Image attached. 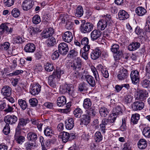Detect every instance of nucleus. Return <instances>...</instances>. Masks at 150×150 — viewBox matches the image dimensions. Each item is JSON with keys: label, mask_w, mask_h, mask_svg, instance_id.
Segmentation results:
<instances>
[{"label": "nucleus", "mask_w": 150, "mask_h": 150, "mask_svg": "<svg viewBox=\"0 0 150 150\" xmlns=\"http://www.w3.org/2000/svg\"><path fill=\"white\" fill-rule=\"evenodd\" d=\"M66 100L64 96H62L58 98L57 100V105L58 106H63L66 104Z\"/></svg>", "instance_id": "27"}, {"label": "nucleus", "mask_w": 150, "mask_h": 150, "mask_svg": "<svg viewBox=\"0 0 150 150\" xmlns=\"http://www.w3.org/2000/svg\"><path fill=\"white\" fill-rule=\"evenodd\" d=\"M140 115L138 113H136L132 115L131 121L133 124H136L138 122V121L139 119Z\"/></svg>", "instance_id": "37"}, {"label": "nucleus", "mask_w": 150, "mask_h": 150, "mask_svg": "<svg viewBox=\"0 0 150 150\" xmlns=\"http://www.w3.org/2000/svg\"><path fill=\"white\" fill-rule=\"evenodd\" d=\"M85 78L86 79V81L90 86L92 87H94L95 86V81L93 76L89 75H87L85 76Z\"/></svg>", "instance_id": "29"}, {"label": "nucleus", "mask_w": 150, "mask_h": 150, "mask_svg": "<svg viewBox=\"0 0 150 150\" xmlns=\"http://www.w3.org/2000/svg\"><path fill=\"white\" fill-rule=\"evenodd\" d=\"M73 37L71 32L69 31L65 32L62 36V39L65 42H71L73 39Z\"/></svg>", "instance_id": "14"}, {"label": "nucleus", "mask_w": 150, "mask_h": 150, "mask_svg": "<svg viewBox=\"0 0 150 150\" xmlns=\"http://www.w3.org/2000/svg\"><path fill=\"white\" fill-rule=\"evenodd\" d=\"M29 102L30 105L32 107H34L37 105L38 100L35 98H32L29 99Z\"/></svg>", "instance_id": "52"}, {"label": "nucleus", "mask_w": 150, "mask_h": 150, "mask_svg": "<svg viewBox=\"0 0 150 150\" xmlns=\"http://www.w3.org/2000/svg\"><path fill=\"white\" fill-rule=\"evenodd\" d=\"M58 49L59 53L64 55L66 54L69 50L67 44L64 42L61 43L59 44Z\"/></svg>", "instance_id": "7"}, {"label": "nucleus", "mask_w": 150, "mask_h": 150, "mask_svg": "<svg viewBox=\"0 0 150 150\" xmlns=\"http://www.w3.org/2000/svg\"><path fill=\"white\" fill-rule=\"evenodd\" d=\"M81 24L79 27V30L80 32L83 33H84V20H81Z\"/></svg>", "instance_id": "63"}, {"label": "nucleus", "mask_w": 150, "mask_h": 150, "mask_svg": "<svg viewBox=\"0 0 150 150\" xmlns=\"http://www.w3.org/2000/svg\"><path fill=\"white\" fill-rule=\"evenodd\" d=\"M103 135L100 132H97L94 135V138L96 142H100L103 139Z\"/></svg>", "instance_id": "35"}, {"label": "nucleus", "mask_w": 150, "mask_h": 150, "mask_svg": "<svg viewBox=\"0 0 150 150\" xmlns=\"http://www.w3.org/2000/svg\"><path fill=\"white\" fill-rule=\"evenodd\" d=\"M133 99V96L127 94L125 96L123 101L125 103L127 104L130 103Z\"/></svg>", "instance_id": "39"}, {"label": "nucleus", "mask_w": 150, "mask_h": 150, "mask_svg": "<svg viewBox=\"0 0 150 150\" xmlns=\"http://www.w3.org/2000/svg\"><path fill=\"white\" fill-rule=\"evenodd\" d=\"M93 28V25L90 23H85V33H88L92 30Z\"/></svg>", "instance_id": "44"}, {"label": "nucleus", "mask_w": 150, "mask_h": 150, "mask_svg": "<svg viewBox=\"0 0 150 150\" xmlns=\"http://www.w3.org/2000/svg\"><path fill=\"white\" fill-rule=\"evenodd\" d=\"M32 22L34 24H37L41 22L40 16L38 15H35L33 18Z\"/></svg>", "instance_id": "50"}, {"label": "nucleus", "mask_w": 150, "mask_h": 150, "mask_svg": "<svg viewBox=\"0 0 150 150\" xmlns=\"http://www.w3.org/2000/svg\"><path fill=\"white\" fill-rule=\"evenodd\" d=\"M83 11L82 7L81 6H79L77 9L75 13V16L78 17H81L83 14Z\"/></svg>", "instance_id": "36"}, {"label": "nucleus", "mask_w": 150, "mask_h": 150, "mask_svg": "<svg viewBox=\"0 0 150 150\" xmlns=\"http://www.w3.org/2000/svg\"><path fill=\"white\" fill-rule=\"evenodd\" d=\"M12 31V29L10 28L9 29L8 27L5 23L2 24L0 26V35L8 34L9 33H11Z\"/></svg>", "instance_id": "11"}, {"label": "nucleus", "mask_w": 150, "mask_h": 150, "mask_svg": "<svg viewBox=\"0 0 150 150\" xmlns=\"http://www.w3.org/2000/svg\"><path fill=\"white\" fill-rule=\"evenodd\" d=\"M44 133L46 136H51V134H53V132L51 127H47L44 130Z\"/></svg>", "instance_id": "43"}, {"label": "nucleus", "mask_w": 150, "mask_h": 150, "mask_svg": "<svg viewBox=\"0 0 150 150\" xmlns=\"http://www.w3.org/2000/svg\"><path fill=\"white\" fill-rule=\"evenodd\" d=\"M59 51L58 50L55 51L52 54V59L55 60L59 57Z\"/></svg>", "instance_id": "61"}, {"label": "nucleus", "mask_w": 150, "mask_h": 150, "mask_svg": "<svg viewBox=\"0 0 150 150\" xmlns=\"http://www.w3.org/2000/svg\"><path fill=\"white\" fill-rule=\"evenodd\" d=\"M119 18L120 20H124L129 17L128 13L125 11L123 10H120L118 13Z\"/></svg>", "instance_id": "20"}, {"label": "nucleus", "mask_w": 150, "mask_h": 150, "mask_svg": "<svg viewBox=\"0 0 150 150\" xmlns=\"http://www.w3.org/2000/svg\"><path fill=\"white\" fill-rule=\"evenodd\" d=\"M33 4L31 2L30 3L28 4L27 3L22 4V6L24 10L27 11L30 9L33 6Z\"/></svg>", "instance_id": "48"}, {"label": "nucleus", "mask_w": 150, "mask_h": 150, "mask_svg": "<svg viewBox=\"0 0 150 150\" xmlns=\"http://www.w3.org/2000/svg\"><path fill=\"white\" fill-rule=\"evenodd\" d=\"M74 91L73 87L71 84H65L60 87V91L62 93H67L72 95Z\"/></svg>", "instance_id": "3"}, {"label": "nucleus", "mask_w": 150, "mask_h": 150, "mask_svg": "<svg viewBox=\"0 0 150 150\" xmlns=\"http://www.w3.org/2000/svg\"><path fill=\"white\" fill-rule=\"evenodd\" d=\"M18 103L20 107L23 110H25L28 106V104L26 101L22 99H19Z\"/></svg>", "instance_id": "33"}, {"label": "nucleus", "mask_w": 150, "mask_h": 150, "mask_svg": "<svg viewBox=\"0 0 150 150\" xmlns=\"http://www.w3.org/2000/svg\"><path fill=\"white\" fill-rule=\"evenodd\" d=\"M142 133L145 137L148 138H150V127H145L143 129Z\"/></svg>", "instance_id": "38"}, {"label": "nucleus", "mask_w": 150, "mask_h": 150, "mask_svg": "<svg viewBox=\"0 0 150 150\" xmlns=\"http://www.w3.org/2000/svg\"><path fill=\"white\" fill-rule=\"evenodd\" d=\"M135 12L138 16H142L146 13L147 11L144 8L139 6L136 8Z\"/></svg>", "instance_id": "31"}, {"label": "nucleus", "mask_w": 150, "mask_h": 150, "mask_svg": "<svg viewBox=\"0 0 150 150\" xmlns=\"http://www.w3.org/2000/svg\"><path fill=\"white\" fill-rule=\"evenodd\" d=\"M10 46V44L9 42H5L3 44H1V49L4 50H8Z\"/></svg>", "instance_id": "55"}, {"label": "nucleus", "mask_w": 150, "mask_h": 150, "mask_svg": "<svg viewBox=\"0 0 150 150\" xmlns=\"http://www.w3.org/2000/svg\"><path fill=\"white\" fill-rule=\"evenodd\" d=\"M68 65L71 67L73 70H76L81 69V61L79 57L75 59L73 61L68 63Z\"/></svg>", "instance_id": "2"}, {"label": "nucleus", "mask_w": 150, "mask_h": 150, "mask_svg": "<svg viewBox=\"0 0 150 150\" xmlns=\"http://www.w3.org/2000/svg\"><path fill=\"white\" fill-rule=\"evenodd\" d=\"M11 88L8 86H4L1 90V93L4 96H10L11 94Z\"/></svg>", "instance_id": "22"}, {"label": "nucleus", "mask_w": 150, "mask_h": 150, "mask_svg": "<svg viewBox=\"0 0 150 150\" xmlns=\"http://www.w3.org/2000/svg\"><path fill=\"white\" fill-rule=\"evenodd\" d=\"M25 146L27 150H30L35 145L33 143L29 142H26L25 144Z\"/></svg>", "instance_id": "59"}, {"label": "nucleus", "mask_w": 150, "mask_h": 150, "mask_svg": "<svg viewBox=\"0 0 150 150\" xmlns=\"http://www.w3.org/2000/svg\"><path fill=\"white\" fill-rule=\"evenodd\" d=\"M3 132L5 135L8 134L10 132V126L6 124L3 129Z\"/></svg>", "instance_id": "58"}, {"label": "nucleus", "mask_w": 150, "mask_h": 150, "mask_svg": "<svg viewBox=\"0 0 150 150\" xmlns=\"http://www.w3.org/2000/svg\"><path fill=\"white\" fill-rule=\"evenodd\" d=\"M85 115V125H88L90 122L91 117V116H94L96 114V112H95V114L93 115H90L88 114Z\"/></svg>", "instance_id": "53"}, {"label": "nucleus", "mask_w": 150, "mask_h": 150, "mask_svg": "<svg viewBox=\"0 0 150 150\" xmlns=\"http://www.w3.org/2000/svg\"><path fill=\"white\" fill-rule=\"evenodd\" d=\"M22 42V39L20 36H16L13 38L12 42L13 44L21 43Z\"/></svg>", "instance_id": "47"}, {"label": "nucleus", "mask_w": 150, "mask_h": 150, "mask_svg": "<svg viewBox=\"0 0 150 150\" xmlns=\"http://www.w3.org/2000/svg\"><path fill=\"white\" fill-rule=\"evenodd\" d=\"M119 45L117 44H114L111 46V50L113 53L117 54V53H119Z\"/></svg>", "instance_id": "45"}, {"label": "nucleus", "mask_w": 150, "mask_h": 150, "mask_svg": "<svg viewBox=\"0 0 150 150\" xmlns=\"http://www.w3.org/2000/svg\"><path fill=\"white\" fill-rule=\"evenodd\" d=\"M146 70V76L147 78L150 79V62L148 63L147 64Z\"/></svg>", "instance_id": "57"}, {"label": "nucleus", "mask_w": 150, "mask_h": 150, "mask_svg": "<svg viewBox=\"0 0 150 150\" xmlns=\"http://www.w3.org/2000/svg\"><path fill=\"white\" fill-rule=\"evenodd\" d=\"M53 73L54 74L56 78L59 79L60 78L61 75H62L64 73V72L63 70H58L54 71Z\"/></svg>", "instance_id": "56"}, {"label": "nucleus", "mask_w": 150, "mask_h": 150, "mask_svg": "<svg viewBox=\"0 0 150 150\" xmlns=\"http://www.w3.org/2000/svg\"><path fill=\"white\" fill-rule=\"evenodd\" d=\"M91 71L93 72L95 78L97 81L99 80V78L98 72L97 71L96 69L93 66H92L91 67Z\"/></svg>", "instance_id": "51"}, {"label": "nucleus", "mask_w": 150, "mask_h": 150, "mask_svg": "<svg viewBox=\"0 0 150 150\" xmlns=\"http://www.w3.org/2000/svg\"><path fill=\"white\" fill-rule=\"evenodd\" d=\"M45 42L47 46L49 47H53L56 44V40L53 37H51L48 38L46 40Z\"/></svg>", "instance_id": "25"}, {"label": "nucleus", "mask_w": 150, "mask_h": 150, "mask_svg": "<svg viewBox=\"0 0 150 150\" xmlns=\"http://www.w3.org/2000/svg\"><path fill=\"white\" fill-rule=\"evenodd\" d=\"M107 23L104 20L102 19L99 21L97 24V28L99 30H103L107 27Z\"/></svg>", "instance_id": "24"}, {"label": "nucleus", "mask_w": 150, "mask_h": 150, "mask_svg": "<svg viewBox=\"0 0 150 150\" xmlns=\"http://www.w3.org/2000/svg\"><path fill=\"white\" fill-rule=\"evenodd\" d=\"M130 77L133 83L136 84L139 83L140 79L139 73L137 70L132 71L130 74Z\"/></svg>", "instance_id": "6"}, {"label": "nucleus", "mask_w": 150, "mask_h": 150, "mask_svg": "<svg viewBox=\"0 0 150 150\" xmlns=\"http://www.w3.org/2000/svg\"><path fill=\"white\" fill-rule=\"evenodd\" d=\"M54 33L53 29L50 28L44 30L41 33L42 37L43 38H47L52 36Z\"/></svg>", "instance_id": "12"}, {"label": "nucleus", "mask_w": 150, "mask_h": 150, "mask_svg": "<svg viewBox=\"0 0 150 150\" xmlns=\"http://www.w3.org/2000/svg\"><path fill=\"white\" fill-rule=\"evenodd\" d=\"M144 106V103L141 100L136 101L131 105V108L134 111L140 110L143 109Z\"/></svg>", "instance_id": "5"}, {"label": "nucleus", "mask_w": 150, "mask_h": 150, "mask_svg": "<svg viewBox=\"0 0 150 150\" xmlns=\"http://www.w3.org/2000/svg\"><path fill=\"white\" fill-rule=\"evenodd\" d=\"M18 118L14 115H8L6 116L4 118V120L7 124L13 125L15 124L17 121Z\"/></svg>", "instance_id": "8"}, {"label": "nucleus", "mask_w": 150, "mask_h": 150, "mask_svg": "<svg viewBox=\"0 0 150 150\" xmlns=\"http://www.w3.org/2000/svg\"><path fill=\"white\" fill-rule=\"evenodd\" d=\"M59 137L62 139L63 142L66 143L68 141L74 140L76 136L74 133H69L67 132H63L60 133Z\"/></svg>", "instance_id": "1"}, {"label": "nucleus", "mask_w": 150, "mask_h": 150, "mask_svg": "<svg viewBox=\"0 0 150 150\" xmlns=\"http://www.w3.org/2000/svg\"><path fill=\"white\" fill-rule=\"evenodd\" d=\"M11 13L13 17L17 18L20 15V12L18 9L16 8H14L12 10Z\"/></svg>", "instance_id": "49"}, {"label": "nucleus", "mask_w": 150, "mask_h": 150, "mask_svg": "<svg viewBox=\"0 0 150 150\" xmlns=\"http://www.w3.org/2000/svg\"><path fill=\"white\" fill-rule=\"evenodd\" d=\"M29 32L30 35L33 36L41 31L40 27L38 26L35 27H31L29 29Z\"/></svg>", "instance_id": "30"}, {"label": "nucleus", "mask_w": 150, "mask_h": 150, "mask_svg": "<svg viewBox=\"0 0 150 150\" xmlns=\"http://www.w3.org/2000/svg\"><path fill=\"white\" fill-rule=\"evenodd\" d=\"M15 0H4L5 5L8 7H10L13 5Z\"/></svg>", "instance_id": "60"}, {"label": "nucleus", "mask_w": 150, "mask_h": 150, "mask_svg": "<svg viewBox=\"0 0 150 150\" xmlns=\"http://www.w3.org/2000/svg\"><path fill=\"white\" fill-rule=\"evenodd\" d=\"M56 77L53 73L49 76L48 78V84L52 87L55 88L56 87Z\"/></svg>", "instance_id": "19"}, {"label": "nucleus", "mask_w": 150, "mask_h": 150, "mask_svg": "<svg viewBox=\"0 0 150 150\" xmlns=\"http://www.w3.org/2000/svg\"><path fill=\"white\" fill-rule=\"evenodd\" d=\"M74 121L72 117L68 118L65 122V126L66 129L71 130L74 127Z\"/></svg>", "instance_id": "15"}, {"label": "nucleus", "mask_w": 150, "mask_h": 150, "mask_svg": "<svg viewBox=\"0 0 150 150\" xmlns=\"http://www.w3.org/2000/svg\"><path fill=\"white\" fill-rule=\"evenodd\" d=\"M29 122L28 118H21L19 119L18 125L23 127Z\"/></svg>", "instance_id": "34"}, {"label": "nucleus", "mask_w": 150, "mask_h": 150, "mask_svg": "<svg viewBox=\"0 0 150 150\" xmlns=\"http://www.w3.org/2000/svg\"><path fill=\"white\" fill-rule=\"evenodd\" d=\"M24 50L26 52L32 53L35 50V46L33 43H29L25 45Z\"/></svg>", "instance_id": "16"}, {"label": "nucleus", "mask_w": 150, "mask_h": 150, "mask_svg": "<svg viewBox=\"0 0 150 150\" xmlns=\"http://www.w3.org/2000/svg\"><path fill=\"white\" fill-rule=\"evenodd\" d=\"M91 103L90 100L89 98L85 99V112L87 114L90 115H93L95 114V111L91 107Z\"/></svg>", "instance_id": "4"}, {"label": "nucleus", "mask_w": 150, "mask_h": 150, "mask_svg": "<svg viewBox=\"0 0 150 150\" xmlns=\"http://www.w3.org/2000/svg\"><path fill=\"white\" fill-rule=\"evenodd\" d=\"M148 96L147 91L144 90H142L137 92V94L135 96V99L143 100L145 97Z\"/></svg>", "instance_id": "10"}, {"label": "nucleus", "mask_w": 150, "mask_h": 150, "mask_svg": "<svg viewBox=\"0 0 150 150\" xmlns=\"http://www.w3.org/2000/svg\"><path fill=\"white\" fill-rule=\"evenodd\" d=\"M44 68L46 71L50 72L53 70L54 68L53 64L50 63H47L44 66Z\"/></svg>", "instance_id": "41"}, {"label": "nucleus", "mask_w": 150, "mask_h": 150, "mask_svg": "<svg viewBox=\"0 0 150 150\" xmlns=\"http://www.w3.org/2000/svg\"><path fill=\"white\" fill-rule=\"evenodd\" d=\"M101 52L98 48H97L93 50L92 54H91V58L94 60L98 59L100 56Z\"/></svg>", "instance_id": "21"}, {"label": "nucleus", "mask_w": 150, "mask_h": 150, "mask_svg": "<svg viewBox=\"0 0 150 150\" xmlns=\"http://www.w3.org/2000/svg\"><path fill=\"white\" fill-rule=\"evenodd\" d=\"M109 111L105 107L100 108L99 112L100 116L103 117H106L109 113Z\"/></svg>", "instance_id": "28"}, {"label": "nucleus", "mask_w": 150, "mask_h": 150, "mask_svg": "<svg viewBox=\"0 0 150 150\" xmlns=\"http://www.w3.org/2000/svg\"><path fill=\"white\" fill-rule=\"evenodd\" d=\"M140 44L138 42H132L128 47V49L131 51L135 50L138 49L140 47Z\"/></svg>", "instance_id": "23"}, {"label": "nucleus", "mask_w": 150, "mask_h": 150, "mask_svg": "<svg viewBox=\"0 0 150 150\" xmlns=\"http://www.w3.org/2000/svg\"><path fill=\"white\" fill-rule=\"evenodd\" d=\"M91 35L92 40H94L100 37L102 35V32L99 30H94L92 32Z\"/></svg>", "instance_id": "18"}, {"label": "nucleus", "mask_w": 150, "mask_h": 150, "mask_svg": "<svg viewBox=\"0 0 150 150\" xmlns=\"http://www.w3.org/2000/svg\"><path fill=\"white\" fill-rule=\"evenodd\" d=\"M27 138L29 141L35 142L37 139L38 135L36 133L31 132L28 134Z\"/></svg>", "instance_id": "26"}, {"label": "nucleus", "mask_w": 150, "mask_h": 150, "mask_svg": "<svg viewBox=\"0 0 150 150\" xmlns=\"http://www.w3.org/2000/svg\"><path fill=\"white\" fill-rule=\"evenodd\" d=\"M131 147L129 143H127L124 144L122 150H131Z\"/></svg>", "instance_id": "64"}, {"label": "nucleus", "mask_w": 150, "mask_h": 150, "mask_svg": "<svg viewBox=\"0 0 150 150\" xmlns=\"http://www.w3.org/2000/svg\"><path fill=\"white\" fill-rule=\"evenodd\" d=\"M68 15L65 14H60L59 16V20L61 21L62 23H64L66 18L68 17Z\"/></svg>", "instance_id": "62"}, {"label": "nucleus", "mask_w": 150, "mask_h": 150, "mask_svg": "<svg viewBox=\"0 0 150 150\" xmlns=\"http://www.w3.org/2000/svg\"><path fill=\"white\" fill-rule=\"evenodd\" d=\"M41 88L40 85L38 83L33 85L31 88L30 93L34 96L38 95L41 90Z\"/></svg>", "instance_id": "17"}, {"label": "nucleus", "mask_w": 150, "mask_h": 150, "mask_svg": "<svg viewBox=\"0 0 150 150\" xmlns=\"http://www.w3.org/2000/svg\"><path fill=\"white\" fill-rule=\"evenodd\" d=\"M139 148L141 149H145L147 146V143L145 139H141L138 143Z\"/></svg>", "instance_id": "32"}, {"label": "nucleus", "mask_w": 150, "mask_h": 150, "mask_svg": "<svg viewBox=\"0 0 150 150\" xmlns=\"http://www.w3.org/2000/svg\"><path fill=\"white\" fill-rule=\"evenodd\" d=\"M122 113L121 109L119 106H117L114 108L113 110V115L117 116Z\"/></svg>", "instance_id": "40"}, {"label": "nucleus", "mask_w": 150, "mask_h": 150, "mask_svg": "<svg viewBox=\"0 0 150 150\" xmlns=\"http://www.w3.org/2000/svg\"><path fill=\"white\" fill-rule=\"evenodd\" d=\"M128 76L127 70L123 68L119 71L117 77L119 80H122L127 79Z\"/></svg>", "instance_id": "13"}, {"label": "nucleus", "mask_w": 150, "mask_h": 150, "mask_svg": "<svg viewBox=\"0 0 150 150\" xmlns=\"http://www.w3.org/2000/svg\"><path fill=\"white\" fill-rule=\"evenodd\" d=\"M74 114L75 117L80 118V124L81 125L83 124L84 120V114L83 113L82 110L79 108H77L74 111Z\"/></svg>", "instance_id": "9"}, {"label": "nucleus", "mask_w": 150, "mask_h": 150, "mask_svg": "<svg viewBox=\"0 0 150 150\" xmlns=\"http://www.w3.org/2000/svg\"><path fill=\"white\" fill-rule=\"evenodd\" d=\"M142 86L144 88H148L150 86V81L145 79L142 80L141 82Z\"/></svg>", "instance_id": "42"}, {"label": "nucleus", "mask_w": 150, "mask_h": 150, "mask_svg": "<svg viewBox=\"0 0 150 150\" xmlns=\"http://www.w3.org/2000/svg\"><path fill=\"white\" fill-rule=\"evenodd\" d=\"M145 28L147 31H150V16H148L146 19Z\"/></svg>", "instance_id": "54"}, {"label": "nucleus", "mask_w": 150, "mask_h": 150, "mask_svg": "<svg viewBox=\"0 0 150 150\" xmlns=\"http://www.w3.org/2000/svg\"><path fill=\"white\" fill-rule=\"evenodd\" d=\"M15 138L17 142L20 144H21L24 142L25 140L24 137L20 135H15Z\"/></svg>", "instance_id": "46"}]
</instances>
